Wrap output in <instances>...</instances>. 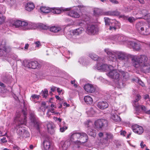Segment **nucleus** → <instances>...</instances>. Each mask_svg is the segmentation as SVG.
Here are the masks:
<instances>
[{
	"label": "nucleus",
	"instance_id": "774afa93",
	"mask_svg": "<svg viewBox=\"0 0 150 150\" xmlns=\"http://www.w3.org/2000/svg\"><path fill=\"white\" fill-rule=\"evenodd\" d=\"M29 45L28 44H26L25 45V47H24V49L25 50H27L28 48V47H29Z\"/></svg>",
	"mask_w": 150,
	"mask_h": 150
},
{
	"label": "nucleus",
	"instance_id": "f03ea898",
	"mask_svg": "<svg viewBox=\"0 0 150 150\" xmlns=\"http://www.w3.org/2000/svg\"><path fill=\"white\" fill-rule=\"evenodd\" d=\"M133 65L145 73L150 71V59L146 56L132 55L131 56Z\"/></svg>",
	"mask_w": 150,
	"mask_h": 150
},
{
	"label": "nucleus",
	"instance_id": "6ab92c4d",
	"mask_svg": "<svg viewBox=\"0 0 150 150\" xmlns=\"http://www.w3.org/2000/svg\"><path fill=\"white\" fill-rule=\"evenodd\" d=\"M70 145V142L69 140L61 142L59 145V147L62 150H67Z\"/></svg>",
	"mask_w": 150,
	"mask_h": 150
},
{
	"label": "nucleus",
	"instance_id": "473e14b6",
	"mask_svg": "<svg viewBox=\"0 0 150 150\" xmlns=\"http://www.w3.org/2000/svg\"><path fill=\"white\" fill-rule=\"evenodd\" d=\"M51 12L57 14L61 13L62 11H63L62 8H51Z\"/></svg>",
	"mask_w": 150,
	"mask_h": 150
},
{
	"label": "nucleus",
	"instance_id": "20e7f679",
	"mask_svg": "<svg viewBox=\"0 0 150 150\" xmlns=\"http://www.w3.org/2000/svg\"><path fill=\"white\" fill-rule=\"evenodd\" d=\"M104 51L108 55L109 60L113 62L116 61L117 58L120 60H123L127 56L125 52L121 51H112L109 49H105Z\"/></svg>",
	"mask_w": 150,
	"mask_h": 150
},
{
	"label": "nucleus",
	"instance_id": "f8f14e48",
	"mask_svg": "<svg viewBox=\"0 0 150 150\" xmlns=\"http://www.w3.org/2000/svg\"><path fill=\"white\" fill-rule=\"evenodd\" d=\"M13 24L16 28L23 30H28V22L18 20L15 21Z\"/></svg>",
	"mask_w": 150,
	"mask_h": 150
},
{
	"label": "nucleus",
	"instance_id": "bf43d9fd",
	"mask_svg": "<svg viewBox=\"0 0 150 150\" xmlns=\"http://www.w3.org/2000/svg\"><path fill=\"white\" fill-rule=\"evenodd\" d=\"M109 1L112 4H117L118 3V1L116 0H109Z\"/></svg>",
	"mask_w": 150,
	"mask_h": 150
},
{
	"label": "nucleus",
	"instance_id": "9b49d317",
	"mask_svg": "<svg viewBox=\"0 0 150 150\" xmlns=\"http://www.w3.org/2000/svg\"><path fill=\"white\" fill-rule=\"evenodd\" d=\"M141 98V96L139 95H137V98L135 99L133 103V105L135 107L136 110L135 113L137 114H139L141 110L144 111L146 110V108L144 106L139 105L137 103Z\"/></svg>",
	"mask_w": 150,
	"mask_h": 150
},
{
	"label": "nucleus",
	"instance_id": "0e129e2a",
	"mask_svg": "<svg viewBox=\"0 0 150 150\" xmlns=\"http://www.w3.org/2000/svg\"><path fill=\"white\" fill-rule=\"evenodd\" d=\"M99 136L100 137H101L103 136L105 137V135L104 134V132L103 133L100 132L99 133Z\"/></svg>",
	"mask_w": 150,
	"mask_h": 150
},
{
	"label": "nucleus",
	"instance_id": "6e6d98bb",
	"mask_svg": "<svg viewBox=\"0 0 150 150\" xmlns=\"http://www.w3.org/2000/svg\"><path fill=\"white\" fill-rule=\"evenodd\" d=\"M107 15L110 16H115V12L109 11L107 13Z\"/></svg>",
	"mask_w": 150,
	"mask_h": 150
},
{
	"label": "nucleus",
	"instance_id": "a878e982",
	"mask_svg": "<svg viewBox=\"0 0 150 150\" xmlns=\"http://www.w3.org/2000/svg\"><path fill=\"white\" fill-rule=\"evenodd\" d=\"M30 120L31 122L34 125H36L37 128L38 129L39 128V123L38 122L35 118V116L33 114H31L30 115Z\"/></svg>",
	"mask_w": 150,
	"mask_h": 150
},
{
	"label": "nucleus",
	"instance_id": "864d4df0",
	"mask_svg": "<svg viewBox=\"0 0 150 150\" xmlns=\"http://www.w3.org/2000/svg\"><path fill=\"white\" fill-rule=\"evenodd\" d=\"M12 147L13 150H20L19 147L16 145H13Z\"/></svg>",
	"mask_w": 150,
	"mask_h": 150
},
{
	"label": "nucleus",
	"instance_id": "603ef678",
	"mask_svg": "<svg viewBox=\"0 0 150 150\" xmlns=\"http://www.w3.org/2000/svg\"><path fill=\"white\" fill-rule=\"evenodd\" d=\"M70 54V52L69 51L66 50L64 52L63 55H64L65 57L67 58H68V57L67 56L68 55H69Z\"/></svg>",
	"mask_w": 150,
	"mask_h": 150
},
{
	"label": "nucleus",
	"instance_id": "e433bc0d",
	"mask_svg": "<svg viewBox=\"0 0 150 150\" xmlns=\"http://www.w3.org/2000/svg\"><path fill=\"white\" fill-rule=\"evenodd\" d=\"M63 125H62L61 124L59 125V126L60 127V132H64L68 128V126L67 125L65 124L64 122H63Z\"/></svg>",
	"mask_w": 150,
	"mask_h": 150
},
{
	"label": "nucleus",
	"instance_id": "cd10ccee",
	"mask_svg": "<svg viewBox=\"0 0 150 150\" xmlns=\"http://www.w3.org/2000/svg\"><path fill=\"white\" fill-rule=\"evenodd\" d=\"M83 100L85 103L87 105H91L93 102L92 98L89 96H85Z\"/></svg>",
	"mask_w": 150,
	"mask_h": 150
},
{
	"label": "nucleus",
	"instance_id": "58836bf2",
	"mask_svg": "<svg viewBox=\"0 0 150 150\" xmlns=\"http://www.w3.org/2000/svg\"><path fill=\"white\" fill-rule=\"evenodd\" d=\"M94 14L96 16H98L102 14L101 10L98 8H96L94 10Z\"/></svg>",
	"mask_w": 150,
	"mask_h": 150
},
{
	"label": "nucleus",
	"instance_id": "c9c22d12",
	"mask_svg": "<svg viewBox=\"0 0 150 150\" xmlns=\"http://www.w3.org/2000/svg\"><path fill=\"white\" fill-rule=\"evenodd\" d=\"M28 30L30 29H35L38 27V25L35 23L31 22H28Z\"/></svg>",
	"mask_w": 150,
	"mask_h": 150
},
{
	"label": "nucleus",
	"instance_id": "aec40b11",
	"mask_svg": "<svg viewBox=\"0 0 150 150\" xmlns=\"http://www.w3.org/2000/svg\"><path fill=\"white\" fill-rule=\"evenodd\" d=\"M84 88L86 92L91 93L94 92L96 90V87L90 84H86L84 86Z\"/></svg>",
	"mask_w": 150,
	"mask_h": 150
},
{
	"label": "nucleus",
	"instance_id": "5701e85b",
	"mask_svg": "<svg viewBox=\"0 0 150 150\" xmlns=\"http://www.w3.org/2000/svg\"><path fill=\"white\" fill-rule=\"evenodd\" d=\"M117 110H113L111 112V118L115 122H119L121 121L120 117L117 115Z\"/></svg>",
	"mask_w": 150,
	"mask_h": 150
},
{
	"label": "nucleus",
	"instance_id": "4be33fe9",
	"mask_svg": "<svg viewBox=\"0 0 150 150\" xmlns=\"http://www.w3.org/2000/svg\"><path fill=\"white\" fill-rule=\"evenodd\" d=\"M104 134L105 135L104 142L102 144L104 145L105 146H107L109 142L108 139H111L113 138V136L112 134L110 133L104 132Z\"/></svg>",
	"mask_w": 150,
	"mask_h": 150
},
{
	"label": "nucleus",
	"instance_id": "1a4fd4ad",
	"mask_svg": "<svg viewBox=\"0 0 150 150\" xmlns=\"http://www.w3.org/2000/svg\"><path fill=\"white\" fill-rule=\"evenodd\" d=\"M136 27L138 32L142 35H147L150 33V29L149 26L143 23H137Z\"/></svg>",
	"mask_w": 150,
	"mask_h": 150
},
{
	"label": "nucleus",
	"instance_id": "8fccbe9b",
	"mask_svg": "<svg viewBox=\"0 0 150 150\" xmlns=\"http://www.w3.org/2000/svg\"><path fill=\"white\" fill-rule=\"evenodd\" d=\"M54 120L57 122L59 125L60 124L59 123L61 122L62 121V119L60 118H57L56 117H53Z\"/></svg>",
	"mask_w": 150,
	"mask_h": 150
},
{
	"label": "nucleus",
	"instance_id": "4d7b16f0",
	"mask_svg": "<svg viewBox=\"0 0 150 150\" xmlns=\"http://www.w3.org/2000/svg\"><path fill=\"white\" fill-rule=\"evenodd\" d=\"M46 103L45 102H42V103L41 105L42 106H43L44 108L45 109L48 108V106H46Z\"/></svg>",
	"mask_w": 150,
	"mask_h": 150
},
{
	"label": "nucleus",
	"instance_id": "09e8293b",
	"mask_svg": "<svg viewBox=\"0 0 150 150\" xmlns=\"http://www.w3.org/2000/svg\"><path fill=\"white\" fill-rule=\"evenodd\" d=\"M48 91L47 89H44L43 91L42 96L43 97L46 98L48 95Z\"/></svg>",
	"mask_w": 150,
	"mask_h": 150
},
{
	"label": "nucleus",
	"instance_id": "338daca9",
	"mask_svg": "<svg viewBox=\"0 0 150 150\" xmlns=\"http://www.w3.org/2000/svg\"><path fill=\"white\" fill-rule=\"evenodd\" d=\"M63 105L64 106H66V107H69V104H67V103L66 102H64L63 103Z\"/></svg>",
	"mask_w": 150,
	"mask_h": 150
},
{
	"label": "nucleus",
	"instance_id": "412c9836",
	"mask_svg": "<svg viewBox=\"0 0 150 150\" xmlns=\"http://www.w3.org/2000/svg\"><path fill=\"white\" fill-rule=\"evenodd\" d=\"M43 150H52V146L51 142L48 140H45L43 143Z\"/></svg>",
	"mask_w": 150,
	"mask_h": 150
},
{
	"label": "nucleus",
	"instance_id": "6e6552de",
	"mask_svg": "<svg viewBox=\"0 0 150 150\" xmlns=\"http://www.w3.org/2000/svg\"><path fill=\"white\" fill-rule=\"evenodd\" d=\"M105 24L110 30H115L120 28V24L118 21L110 19L108 18H104Z\"/></svg>",
	"mask_w": 150,
	"mask_h": 150
},
{
	"label": "nucleus",
	"instance_id": "a18cd8bd",
	"mask_svg": "<svg viewBox=\"0 0 150 150\" xmlns=\"http://www.w3.org/2000/svg\"><path fill=\"white\" fill-rule=\"evenodd\" d=\"M84 61L83 58L81 57L79 59V62L80 64H81L82 65H87V63H86V61H85L84 62Z\"/></svg>",
	"mask_w": 150,
	"mask_h": 150
},
{
	"label": "nucleus",
	"instance_id": "9d476101",
	"mask_svg": "<svg viewBox=\"0 0 150 150\" xmlns=\"http://www.w3.org/2000/svg\"><path fill=\"white\" fill-rule=\"evenodd\" d=\"M103 60L102 59L101 61H100V62L97 63L95 67L96 69L101 71H108V72L112 69L113 67L112 66L103 64Z\"/></svg>",
	"mask_w": 150,
	"mask_h": 150
},
{
	"label": "nucleus",
	"instance_id": "2f4dec72",
	"mask_svg": "<svg viewBox=\"0 0 150 150\" xmlns=\"http://www.w3.org/2000/svg\"><path fill=\"white\" fill-rule=\"evenodd\" d=\"M50 31L54 33L58 32L61 30V28L58 26H54L50 27Z\"/></svg>",
	"mask_w": 150,
	"mask_h": 150
},
{
	"label": "nucleus",
	"instance_id": "39448f33",
	"mask_svg": "<svg viewBox=\"0 0 150 150\" xmlns=\"http://www.w3.org/2000/svg\"><path fill=\"white\" fill-rule=\"evenodd\" d=\"M88 139L86 134L84 133L74 132L71 133L70 140L76 144L86 142Z\"/></svg>",
	"mask_w": 150,
	"mask_h": 150
},
{
	"label": "nucleus",
	"instance_id": "f257e3e1",
	"mask_svg": "<svg viewBox=\"0 0 150 150\" xmlns=\"http://www.w3.org/2000/svg\"><path fill=\"white\" fill-rule=\"evenodd\" d=\"M26 115L25 111L23 110L21 112H17L14 118V122L18 124L15 128L17 134L20 137L23 138L29 137L30 136L28 132L23 126L26 123Z\"/></svg>",
	"mask_w": 150,
	"mask_h": 150
},
{
	"label": "nucleus",
	"instance_id": "5fc2aeb1",
	"mask_svg": "<svg viewBox=\"0 0 150 150\" xmlns=\"http://www.w3.org/2000/svg\"><path fill=\"white\" fill-rule=\"evenodd\" d=\"M134 81L138 83L140 85L142 83L143 84V83L141 80H140L138 78H136L135 80H134Z\"/></svg>",
	"mask_w": 150,
	"mask_h": 150
},
{
	"label": "nucleus",
	"instance_id": "c756f323",
	"mask_svg": "<svg viewBox=\"0 0 150 150\" xmlns=\"http://www.w3.org/2000/svg\"><path fill=\"white\" fill-rule=\"evenodd\" d=\"M68 13L69 16L73 18H79L80 16V15L75 11H70Z\"/></svg>",
	"mask_w": 150,
	"mask_h": 150
},
{
	"label": "nucleus",
	"instance_id": "7c9ffc66",
	"mask_svg": "<svg viewBox=\"0 0 150 150\" xmlns=\"http://www.w3.org/2000/svg\"><path fill=\"white\" fill-rule=\"evenodd\" d=\"M89 57L93 60H97V63L100 62V61H102V59L101 58H98L97 55L93 53H91L89 54Z\"/></svg>",
	"mask_w": 150,
	"mask_h": 150
},
{
	"label": "nucleus",
	"instance_id": "0eeeda50",
	"mask_svg": "<svg viewBox=\"0 0 150 150\" xmlns=\"http://www.w3.org/2000/svg\"><path fill=\"white\" fill-rule=\"evenodd\" d=\"M110 39L113 43L119 45H127L128 42L129 41L127 40L126 37L119 34L112 36Z\"/></svg>",
	"mask_w": 150,
	"mask_h": 150
},
{
	"label": "nucleus",
	"instance_id": "423d86ee",
	"mask_svg": "<svg viewBox=\"0 0 150 150\" xmlns=\"http://www.w3.org/2000/svg\"><path fill=\"white\" fill-rule=\"evenodd\" d=\"M88 19L86 18L84 20H81L79 21L78 23L80 26L83 27L84 25H87L86 32L89 34H94L96 33L98 31V29L97 26L91 24H88V21H87Z\"/></svg>",
	"mask_w": 150,
	"mask_h": 150
},
{
	"label": "nucleus",
	"instance_id": "4468645a",
	"mask_svg": "<svg viewBox=\"0 0 150 150\" xmlns=\"http://www.w3.org/2000/svg\"><path fill=\"white\" fill-rule=\"evenodd\" d=\"M84 29L83 27H80L76 29L73 30L72 31L69 32L68 38L69 39H71V38H74L75 37V35H80L83 31Z\"/></svg>",
	"mask_w": 150,
	"mask_h": 150
},
{
	"label": "nucleus",
	"instance_id": "de8ad7c7",
	"mask_svg": "<svg viewBox=\"0 0 150 150\" xmlns=\"http://www.w3.org/2000/svg\"><path fill=\"white\" fill-rule=\"evenodd\" d=\"M8 3V4L11 5L12 6L16 2L15 0H6Z\"/></svg>",
	"mask_w": 150,
	"mask_h": 150
},
{
	"label": "nucleus",
	"instance_id": "680f3d73",
	"mask_svg": "<svg viewBox=\"0 0 150 150\" xmlns=\"http://www.w3.org/2000/svg\"><path fill=\"white\" fill-rule=\"evenodd\" d=\"M140 145L142 148H144L146 146V145L144 144V142L143 141L141 142Z\"/></svg>",
	"mask_w": 150,
	"mask_h": 150
},
{
	"label": "nucleus",
	"instance_id": "49530a36",
	"mask_svg": "<svg viewBox=\"0 0 150 150\" xmlns=\"http://www.w3.org/2000/svg\"><path fill=\"white\" fill-rule=\"evenodd\" d=\"M144 19H146L148 23L150 24V13L145 15Z\"/></svg>",
	"mask_w": 150,
	"mask_h": 150
},
{
	"label": "nucleus",
	"instance_id": "7ed1b4c3",
	"mask_svg": "<svg viewBox=\"0 0 150 150\" xmlns=\"http://www.w3.org/2000/svg\"><path fill=\"white\" fill-rule=\"evenodd\" d=\"M107 76L109 78L114 80L115 86L119 88H122L125 86V84L122 80V76L123 79H126L128 78V74L123 71H118L114 69L113 67L112 69L106 73Z\"/></svg>",
	"mask_w": 150,
	"mask_h": 150
},
{
	"label": "nucleus",
	"instance_id": "c85d7f7f",
	"mask_svg": "<svg viewBox=\"0 0 150 150\" xmlns=\"http://www.w3.org/2000/svg\"><path fill=\"white\" fill-rule=\"evenodd\" d=\"M34 7V4L32 2H28L25 5V9L28 11H31Z\"/></svg>",
	"mask_w": 150,
	"mask_h": 150
},
{
	"label": "nucleus",
	"instance_id": "a19ab883",
	"mask_svg": "<svg viewBox=\"0 0 150 150\" xmlns=\"http://www.w3.org/2000/svg\"><path fill=\"white\" fill-rule=\"evenodd\" d=\"M6 17L0 13V25L4 23L5 21Z\"/></svg>",
	"mask_w": 150,
	"mask_h": 150
},
{
	"label": "nucleus",
	"instance_id": "ddd939ff",
	"mask_svg": "<svg viewBox=\"0 0 150 150\" xmlns=\"http://www.w3.org/2000/svg\"><path fill=\"white\" fill-rule=\"evenodd\" d=\"M25 63V66L30 69H36L40 67V65L36 61H26Z\"/></svg>",
	"mask_w": 150,
	"mask_h": 150
},
{
	"label": "nucleus",
	"instance_id": "c03bdc74",
	"mask_svg": "<svg viewBox=\"0 0 150 150\" xmlns=\"http://www.w3.org/2000/svg\"><path fill=\"white\" fill-rule=\"evenodd\" d=\"M39 26L40 28L43 30H46L49 28V27L47 26L42 24H40L39 25Z\"/></svg>",
	"mask_w": 150,
	"mask_h": 150
},
{
	"label": "nucleus",
	"instance_id": "f3484780",
	"mask_svg": "<svg viewBox=\"0 0 150 150\" xmlns=\"http://www.w3.org/2000/svg\"><path fill=\"white\" fill-rule=\"evenodd\" d=\"M93 126V123L91 121L89 120L87 121L86 124V126L88 127L87 133L90 136L94 137L96 135V133L91 128Z\"/></svg>",
	"mask_w": 150,
	"mask_h": 150
},
{
	"label": "nucleus",
	"instance_id": "dca6fc26",
	"mask_svg": "<svg viewBox=\"0 0 150 150\" xmlns=\"http://www.w3.org/2000/svg\"><path fill=\"white\" fill-rule=\"evenodd\" d=\"M127 46L136 51H138L141 49V46L139 42L135 41L128 42Z\"/></svg>",
	"mask_w": 150,
	"mask_h": 150
},
{
	"label": "nucleus",
	"instance_id": "a211bd4d",
	"mask_svg": "<svg viewBox=\"0 0 150 150\" xmlns=\"http://www.w3.org/2000/svg\"><path fill=\"white\" fill-rule=\"evenodd\" d=\"M133 131L138 134H141L144 132L143 128L137 125H134L132 126Z\"/></svg>",
	"mask_w": 150,
	"mask_h": 150
},
{
	"label": "nucleus",
	"instance_id": "37998d69",
	"mask_svg": "<svg viewBox=\"0 0 150 150\" xmlns=\"http://www.w3.org/2000/svg\"><path fill=\"white\" fill-rule=\"evenodd\" d=\"M0 86L1 87L2 91L4 93L6 92V89L5 88L4 84L1 82H0Z\"/></svg>",
	"mask_w": 150,
	"mask_h": 150
},
{
	"label": "nucleus",
	"instance_id": "3c124183",
	"mask_svg": "<svg viewBox=\"0 0 150 150\" xmlns=\"http://www.w3.org/2000/svg\"><path fill=\"white\" fill-rule=\"evenodd\" d=\"M136 20V19H135V18H134L133 17H129L128 18V20L129 22L130 23H132L134 22L135 20Z\"/></svg>",
	"mask_w": 150,
	"mask_h": 150
},
{
	"label": "nucleus",
	"instance_id": "79ce46f5",
	"mask_svg": "<svg viewBox=\"0 0 150 150\" xmlns=\"http://www.w3.org/2000/svg\"><path fill=\"white\" fill-rule=\"evenodd\" d=\"M34 44L35 45V48L38 49H39L41 46V42L40 41H35Z\"/></svg>",
	"mask_w": 150,
	"mask_h": 150
},
{
	"label": "nucleus",
	"instance_id": "f704fd0d",
	"mask_svg": "<svg viewBox=\"0 0 150 150\" xmlns=\"http://www.w3.org/2000/svg\"><path fill=\"white\" fill-rule=\"evenodd\" d=\"M51 8L47 7L42 6L40 8V11L44 13H47L51 11Z\"/></svg>",
	"mask_w": 150,
	"mask_h": 150
},
{
	"label": "nucleus",
	"instance_id": "b1692460",
	"mask_svg": "<svg viewBox=\"0 0 150 150\" xmlns=\"http://www.w3.org/2000/svg\"><path fill=\"white\" fill-rule=\"evenodd\" d=\"M47 125L48 132L51 134H53L54 132L55 127L54 124L52 122H50L47 124Z\"/></svg>",
	"mask_w": 150,
	"mask_h": 150
},
{
	"label": "nucleus",
	"instance_id": "2eb2a0df",
	"mask_svg": "<svg viewBox=\"0 0 150 150\" xmlns=\"http://www.w3.org/2000/svg\"><path fill=\"white\" fill-rule=\"evenodd\" d=\"M107 121L104 119L98 120L94 122L95 128L97 129H102L105 125H107Z\"/></svg>",
	"mask_w": 150,
	"mask_h": 150
},
{
	"label": "nucleus",
	"instance_id": "13d9d810",
	"mask_svg": "<svg viewBox=\"0 0 150 150\" xmlns=\"http://www.w3.org/2000/svg\"><path fill=\"white\" fill-rule=\"evenodd\" d=\"M57 90L59 94H60L61 93L62 94L63 93V90L62 89H60L59 88H57Z\"/></svg>",
	"mask_w": 150,
	"mask_h": 150
},
{
	"label": "nucleus",
	"instance_id": "4c0bfd02",
	"mask_svg": "<svg viewBox=\"0 0 150 150\" xmlns=\"http://www.w3.org/2000/svg\"><path fill=\"white\" fill-rule=\"evenodd\" d=\"M8 51V48L5 46H3L2 45H1L0 47V56H1L3 55L4 52H6Z\"/></svg>",
	"mask_w": 150,
	"mask_h": 150
},
{
	"label": "nucleus",
	"instance_id": "052dcab7",
	"mask_svg": "<svg viewBox=\"0 0 150 150\" xmlns=\"http://www.w3.org/2000/svg\"><path fill=\"white\" fill-rule=\"evenodd\" d=\"M1 141L3 143H6L7 142V140L6 139V138L5 137H4L3 138L1 139Z\"/></svg>",
	"mask_w": 150,
	"mask_h": 150
},
{
	"label": "nucleus",
	"instance_id": "393cba45",
	"mask_svg": "<svg viewBox=\"0 0 150 150\" xmlns=\"http://www.w3.org/2000/svg\"><path fill=\"white\" fill-rule=\"evenodd\" d=\"M86 112L88 116H92L96 113L95 110L90 107H87L86 109Z\"/></svg>",
	"mask_w": 150,
	"mask_h": 150
},
{
	"label": "nucleus",
	"instance_id": "72a5a7b5",
	"mask_svg": "<svg viewBox=\"0 0 150 150\" xmlns=\"http://www.w3.org/2000/svg\"><path fill=\"white\" fill-rule=\"evenodd\" d=\"M55 108H52L48 110L47 113V114L48 117H49L51 115L50 112L52 113V115H57L59 114L58 112L54 110Z\"/></svg>",
	"mask_w": 150,
	"mask_h": 150
},
{
	"label": "nucleus",
	"instance_id": "69168bd1",
	"mask_svg": "<svg viewBox=\"0 0 150 150\" xmlns=\"http://www.w3.org/2000/svg\"><path fill=\"white\" fill-rule=\"evenodd\" d=\"M6 134V132L4 133V132H2L1 131H0V136H4Z\"/></svg>",
	"mask_w": 150,
	"mask_h": 150
},
{
	"label": "nucleus",
	"instance_id": "ea45409f",
	"mask_svg": "<svg viewBox=\"0 0 150 150\" xmlns=\"http://www.w3.org/2000/svg\"><path fill=\"white\" fill-rule=\"evenodd\" d=\"M39 98V95L33 94L31 96L30 99L32 101L35 102L36 100H38Z\"/></svg>",
	"mask_w": 150,
	"mask_h": 150
},
{
	"label": "nucleus",
	"instance_id": "bb28decb",
	"mask_svg": "<svg viewBox=\"0 0 150 150\" xmlns=\"http://www.w3.org/2000/svg\"><path fill=\"white\" fill-rule=\"evenodd\" d=\"M98 106L101 109H104L108 107V104L106 101L100 102L98 103Z\"/></svg>",
	"mask_w": 150,
	"mask_h": 150
},
{
	"label": "nucleus",
	"instance_id": "e2e57ef3",
	"mask_svg": "<svg viewBox=\"0 0 150 150\" xmlns=\"http://www.w3.org/2000/svg\"><path fill=\"white\" fill-rule=\"evenodd\" d=\"M71 83L72 84H74V86L75 87H77V85L75 83V81L74 80L73 81H71Z\"/></svg>",
	"mask_w": 150,
	"mask_h": 150
}]
</instances>
